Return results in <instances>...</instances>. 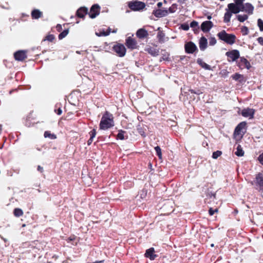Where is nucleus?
Wrapping results in <instances>:
<instances>
[{"label":"nucleus","instance_id":"obj_22","mask_svg":"<svg viewBox=\"0 0 263 263\" xmlns=\"http://www.w3.org/2000/svg\"><path fill=\"white\" fill-rule=\"evenodd\" d=\"M42 15V12L38 9L33 10L31 12V16L33 18L38 19Z\"/></svg>","mask_w":263,"mask_h":263},{"label":"nucleus","instance_id":"obj_4","mask_svg":"<svg viewBox=\"0 0 263 263\" xmlns=\"http://www.w3.org/2000/svg\"><path fill=\"white\" fill-rule=\"evenodd\" d=\"M242 2H235V3H230L228 5V9L232 13L234 14L238 13L241 11Z\"/></svg>","mask_w":263,"mask_h":263},{"label":"nucleus","instance_id":"obj_48","mask_svg":"<svg viewBox=\"0 0 263 263\" xmlns=\"http://www.w3.org/2000/svg\"><path fill=\"white\" fill-rule=\"evenodd\" d=\"M258 160L259 162L263 165V154H261L259 156Z\"/></svg>","mask_w":263,"mask_h":263},{"label":"nucleus","instance_id":"obj_53","mask_svg":"<svg viewBox=\"0 0 263 263\" xmlns=\"http://www.w3.org/2000/svg\"><path fill=\"white\" fill-rule=\"evenodd\" d=\"M68 239H69V240H70V241H72V240H73V239H74V237H70Z\"/></svg>","mask_w":263,"mask_h":263},{"label":"nucleus","instance_id":"obj_13","mask_svg":"<svg viewBox=\"0 0 263 263\" xmlns=\"http://www.w3.org/2000/svg\"><path fill=\"white\" fill-rule=\"evenodd\" d=\"M253 10L254 7L251 4L249 3H246L245 5H243L242 3L241 11H245L248 14H251L253 13Z\"/></svg>","mask_w":263,"mask_h":263},{"label":"nucleus","instance_id":"obj_49","mask_svg":"<svg viewBox=\"0 0 263 263\" xmlns=\"http://www.w3.org/2000/svg\"><path fill=\"white\" fill-rule=\"evenodd\" d=\"M56 28L58 31H60L62 29V25L60 24H58L56 26Z\"/></svg>","mask_w":263,"mask_h":263},{"label":"nucleus","instance_id":"obj_24","mask_svg":"<svg viewBox=\"0 0 263 263\" xmlns=\"http://www.w3.org/2000/svg\"><path fill=\"white\" fill-rule=\"evenodd\" d=\"M145 50L147 51L149 54L153 56H156L158 55L159 51L156 48L152 47L147 48Z\"/></svg>","mask_w":263,"mask_h":263},{"label":"nucleus","instance_id":"obj_45","mask_svg":"<svg viewBox=\"0 0 263 263\" xmlns=\"http://www.w3.org/2000/svg\"><path fill=\"white\" fill-rule=\"evenodd\" d=\"M198 22H197L196 21H193L192 22H191V23L190 24V26L192 28H195V27H197L198 26Z\"/></svg>","mask_w":263,"mask_h":263},{"label":"nucleus","instance_id":"obj_28","mask_svg":"<svg viewBox=\"0 0 263 263\" xmlns=\"http://www.w3.org/2000/svg\"><path fill=\"white\" fill-rule=\"evenodd\" d=\"M14 215L16 217H20L23 215V211L19 208H16L13 211Z\"/></svg>","mask_w":263,"mask_h":263},{"label":"nucleus","instance_id":"obj_32","mask_svg":"<svg viewBox=\"0 0 263 263\" xmlns=\"http://www.w3.org/2000/svg\"><path fill=\"white\" fill-rule=\"evenodd\" d=\"M69 33L68 29H66L64 30L63 32H62L59 35V39L60 40H62L63 38H64L65 36L67 35V34Z\"/></svg>","mask_w":263,"mask_h":263},{"label":"nucleus","instance_id":"obj_12","mask_svg":"<svg viewBox=\"0 0 263 263\" xmlns=\"http://www.w3.org/2000/svg\"><path fill=\"white\" fill-rule=\"evenodd\" d=\"M238 66L241 69L246 68L249 69L251 67V65L249 61L244 58H240V61L238 64Z\"/></svg>","mask_w":263,"mask_h":263},{"label":"nucleus","instance_id":"obj_15","mask_svg":"<svg viewBox=\"0 0 263 263\" xmlns=\"http://www.w3.org/2000/svg\"><path fill=\"white\" fill-rule=\"evenodd\" d=\"M213 26V23L211 21L203 22L201 25V29L203 32L209 31Z\"/></svg>","mask_w":263,"mask_h":263},{"label":"nucleus","instance_id":"obj_51","mask_svg":"<svg viewBox=\"0 0 263 263\" xmlns=\"http://www.w3.org/2000/svg\"><path fill=\"white\" fill-rule=\"evenodd\" d=\"M62 109H61V108H59V109L58 110V112H57V114H58L59 115H61V114H62Z\"/></svg>","mask_w":263,"mask_h":263},{"label":"nucleus","instance_id":"obj_55","mask_svg":"<svg viewBox=\"0 0 263 263\" xmlns=\"http://www.w3.org/2000/svg\"><path fill=\"white\" fill-rule=\"evenodd\" d=\"M25 226H26V224H23L22 225V227H25Z\"/></svg>","mask_w":263,"mask_h":263},{"label":"nucleus","instance_id":"obj_47","mask_svg":"<svg viewBox=\"0 0 263 263\" xmlns=\"http://www.w3.org/2000/svg\"><path fill=\"white\" fill-rule=\"evenodd\" d=\"M257 41L258 43L261 45H263V37H259L257 39Z\"/></svg>","mask_w":263,"mask_h":263},{"label":"nucleus","instance_id":"obj_35","mask_svg":"<svg viewBox=\"0 0 263 263\" xmlns=\"http://www.w3.org/2000/svg\"><path fill=\"white\" fill-rule=\"evenodd\" d=\"M155 149L156 151L157 154L159 157L160 159L162 158V153H161V150L159 146H157L155 147Z\"/></svg>","mask_w":263,"mask_h":263},{"label":"nucleus","instance_id":"obj_7","mask_svg":"<svg viewBox=\"0 0 263 263\" xmlns=\"http://www.w3.org/2000/svg\"><path fill=\"white\" fill-rule=\"evenodd\" d=\"M226 55L228 57L229 62H234L239 57V52L237 50H233L227 52Z\"/></svg>","mask_w":263,"mask_h":263},{"label":"nucleus","instance_id":"obj_56","mask_svg":"<svg viewBox=\"0 0 263 263\" xmlns=\"http://www.w3.org/2000/svg\"><path fill=\"white\" fill-rule=\"evenodd\" d=\"M213 197H214V198H215V194H213Z\"/></svg>","mask_w":263,"mask_h":263},{"label":"nucleus","instance_id":"obj_5","mask_svg":"<svg viewBox=\"0 0 263 263\" xmlns=\"http://www.w3.org/2000/svg\"><path fill=\"white\" fill-rule=\"evenodd\" d=\"M252 184H254L256 189L263 190V173H259L255 176L254 181L251 182Z\"/></svg>","mask_w":263,"mask_h":263},{"label":"nucleus","instance_id":"obj_44","mask_svg":"<svg viewBox=\"0 0 263 263\" xmlns=\"http://www.w3.org/2000/svg\"><path fill=\"white\" fill-rule=\"evenodd\" d=\"M181 27L183 30H185V31L188 30L190 28L189 25L186 24L181 25Z\"/></svg>","mask_w":263,"mask_h":263},{"label":"nucleus","instance_id":"obj_38","mask_svg":"<svg viewBox=\"0 0 263 263\" xmlns=\"http://www.w3.org/2000/svg\"><path fill=\"white\" fill-rule=\"evenodd\" d=\"M222 153L220 151H217L213 153L212 157L214 159H217L221 155Z\"/></svg>","mask_w":263,"mask_h":263},{"label":"nucleus","instance_id":"obj_1","mask_svg":"<svg viewBox=\"0 0 263 263\" xmlns=\"http://www.w3.org/2000/svg\"><path fill=\"white\" fill-rule=\"evenodd\" d=\"M113 115L108 112H106L102 117L100 123V129L105 130L114 126Z\"/></svg>","mask_w":263,"mask_h":263},{"label":"nucleus","instance_id":"obj_18","mask_svg":"<svg viewBox=\"0 0 263 263\" xmlns=\"http://www.w3.org/2000/svg\"><path fill=\"white\" fill-rule=\"evenodd\" d=\"M196 49V45L192 42L188 43L185 45V50L187 53H192Z\"/></svg>","mask_w":263,"mask_h":263},{"label":"nucleus","instance_id":"obj_26","mask_svg":"<svg viewBox=\"0 0 263 263\" xmlns=\"http://www.w3.org/2000/svg\"><path fill=\"white\" fill-rule=\"evenodd\" d=\"M235 154L238 157H242L244 155V151L240 145L237 146L236 151L235 152Z\"/></svg>","mask_w":263,"mask_h":263},{"label":"nucleus","instance_id":"obj_29","mask_svg":"<svg viewBox=\"0 0 263 263\" xmlns=\"http://www.w3.org/2000/svg\"><path fill=\"white\" fill-rule=\"evenodd\" d=\"M237 18L239 22H243L248 19V16L247 14H239L237 15Z\"/></svg>","mask_w":263,"mask_h":263},{"label":"nucleus","instance_id":"obj_57","mask_svg":"<svg viewBox=\"0 0 263 263\" xmlns=\"http://www.w3.org/2000/svg\"><path fill=\"white\" fill-rule=\"evenodd\" d=\"M214 246V244H211V247H213Z\"/></svg>","mask_w":263,"mask_h":263},{"label":"nucleus","instance_id":"obj_50","mask_svg":"<svg viewBox=\"0 0 263 263\" xmlns=\"http://www.w3.org/2000/svg\"><path fill=\"white\" fill-rule=\"evenodd\" d=\"M37 170L41 172H42L43 171V168L41 166H38L37 167Z\"/></svg>","mask_w":263,"mask_h":263},{"label":"nucleus","instance_id":"obj_16","mask_svg":"<svg viewBox=\"0 0 263 263\" xmlns=\"http://www.w3.org/2000/svg\"><path fill=\"white\" fill-rule=\"evenodd\" d=\"M136 35L139 39H144L147 37L148 33L146 30L141 28L137 30Z\"/></svg>","mask_w":263,"mask_h":263},{"label":"nucleus","instance_id":"obj_42","mask_svg":"<svg viewBox=\"0 0 263 263\" xmlns=\"http://www.w3.org/2000/svg\"><path fill=\"white\" fill-rule=\"evenodd\" d=\"M232 78L235 80H238L240 78H242L243 76L239 73H235L232 76Z\"/></svg>","mask_w":263,"mask_h":263},{"label":"nucleus","instance_id":"obj_20","mask_svg":"<svg viewBox=\"0 0 263 263\" xmlns=\"http://www.w3.org/2000/svg\"><path fill=\"white\" fill-rule=\"evenodd\" d=\"M207 40L204 37H202L199 40V48L201 50H204L207 47Z\"/></svg>","mask_w":263,"mask_h":263},{"label":"nucleus","instance_id":"obj_2","mask_svg":"<svg viewBox=\"0 0 263 263\" xmlns=\"http://www.w3.org/2000/svg\"><path fill=\"white\" fill-rule=\"evenodd\" d=\"M246 123L245 122H241L237 126L234 133V138L236 140L239 141L241 139L246 132Z\"/></svg>","mask_w":263,"mask_h":263},{"label":"nucleus","instance_id":"obj_17","mask_svg":"<svg viewBox=\"0 0 263 263\" xmlns=\"http://www.w3.org/2000/svg\"><path fill=\"white\" fill-rule=\"evenodd\" d=\"M154 14L157 17H164L168 14V10L158 9L154 12Z\"/></svg>","mask_w":263,"mask_h":263},{"label":"nucleus","instance_id":"obj_46","mask_svg":"<svg viewBox=\"0 0 263 263\" xmlns=\"http://www.w3.org/2000/svg\"><path fill=\"white\" fill-rule=\"evenodd\" d=\"M218 211L217 209H215V210H212V208L209 210V214L210 215H213L215 213V212H217Z\"/></svg>","mask_w":263,"mask_h":263},{"label":"nucleus","instance_id":"obj_31","mask_svg":"<svg viewBox=\"0 0 263 263\" xmlns=\"http://www.w3.org/2000/svg\"><path fill=\"white\" fill-rule=\"evenodd\" d=\"M124 134H125V132L122 131V130L119 131V133L117 135L118 138L120 140H123L125 139V138H127V136L124 135Z\"/></svg>","mask_w":263,"mask_h":263},{"label":"nucleus","instance_id":"obj_6","mask_svg":"<svg viewBox=\"0 0 263 263\" xmlns=\"http://www.w3.org/2000/svg\"><path fill=\"white\" fill-rule=\"evenodd\" d=\"M128 6L134 11H139L145 7V4L141 2L134 1L129 2Z\"/></svg>","mask_w":263,"mask_h":263},{"label":"nucleus","instance_id":"obj_14","mask_svg":"<svg viewBox=\"0 0 263 263\" xmlns=\"http://www.w3.org/2000/svg\"><path fill=\"white\" fill-rule=\"evenodd\" d=\"M254 114V110L251 108H245L241 111V115L242 116L246 118H249L251 119L253 118Z\"/></svg>","mask_w":263,"mask_h":263},{"label":"nucleus","instance_id":"obj_52","mask_svg":"<svg viewBox=\"0 0 263 263\" xmlns=\"http://www.w3.org/2000/svg\"><path fill=\"white\" fill-rule=\"evenodd\" d=\"M162 5V3L161 2H159L158 4H157V6L158 7H161Z\"/></svg>","mask_w":263,"mask_h":263},{"label":"nucleus","instance_id":"obj_10","mask_svg":"<svg viewBox=\"0 0 263 263\" xmlns=\"http://www.w3.org/2000/svg\"><path fill=\"white\" fill-rule=\"evenodd\" d=\"M126 48L125 46L121 44H118L116 45V53L120 57H124L126 53Z\"/></svg>","mask_w":263,"mask_h":263},{"label":"nucleus","instance_id":"obj_25","mask_svg":"<svg viewBox=\"0 0 263 263\" xmlns=\"http://www.w3.org/2000/svg\"><path fill=\"white\" fill-rule=\"evenodd\" d=\"M197 63L200 65L202 68L207 69V70H210L211 67L210 66L206 64L205 62H204L201 59H198L197 60Z\"/></svg>","mask_w":263,"mask_h":263},{"label":"nucleus","instance_id":"obj_34","mask_svg":"<svg viewBox=\"0 0 263 263\" xmlns=\"http://www.w3.org/2000/svg\"><path fill=\"white\" fill-rule=\"evenodd\" d=\"M55 39V37L52 34H49L47 35L44 41H48L49 42H52Z\"/></svg>","mask_w":263,"mask_h":263},{"label":"nucleus","instance_id":"obj_40","mask_svg":"<svg viewBox=\"0 0 263 263\" xmlns=\"http://www.w3.org/2000/svg\"><path fill=\"white\" fill-rule=\"evenodd\" d=\"M257 25L260 29V30L263 31V21L261 19L258 20Z\"/></svg>","mask_w":263,"mask_h":263},{"label":"nucleus","instance_id":"obj_43","mask_svg":"<svg viewBox=\"0 0 263 263\" xmlns=\"http://www.w3.org/2000/svg\"><path fill=\"white\" fill-rule=\"evenodd\" d=\"M217 41L216 40L214 37H211L209 39V44L211 46H213L216 44Z\"/></svg>","mask_w":263,"mask_h":263},{"label":"nucleus","instance_id":"obj_37","mask_svg":"<svg viewBox=\"0 0 263 263\" xmlns=\"http://www.w3.org/2000/svg\"><path fill=\"white\" fill-rule=\"evenodd\" d=\"M176 9H177V7H176V6L174 5H172L171 7H170L168 8V9L167 10H168V14L169 13H174L176 11Z\"/></svg>","mask_w":263,"mask_h":263},{"label":"nucleus","instance_id":"obj_3","mask_svg":"<svg viewBox=\"0 0 263 263\" xmlns=\"http://www.w3.org/2000/svg\"><path fill=\"white\" fill-rule=\"evenodd\" d=\"M218 36L220 39L229 44H233L235 41V36L232 34H228L225 31L220 32Z\"/></svg>","mask_w":263,"mask_h":263},{"label":"nucleus","instance_id":"obj_9","mask_svg":"<svg viewBox=\"0 0 263 263\" xmlns=\"http://www.w3.org/2000/svg\"><path fill=\"white\" fill-rule=\"evenodd\" d=\"M100 8L98 5H93L89 13V17L91 18H95L97 15L99 14Z\"/></svg>","mask_w":263,"mask_h":263},{"label":"nucleus","instance_id":"obj_30","mask_svg":"<svg viewBox=\"0 0 263 263\" xmlns=\"http://www.w3.org/2000/svg\"><path fill=\"white\" fill-rule=\"evenodd\" d=\"M90 138H89V139L88 141V145H90L92 143L93 138L95 137V136H96V132L95 129H93L92 131H91L90 133Z\"/></svg>","mask_w":263,"mask_h":263},{"label":"nucleus","instance_id":"obj_54","mask_svg":"<svg viewBox=\"0 0 263 263\" xmlns=\"http://www.w3.org/2000/svg\"><path fill=\"white\" fill-rule=\"evenodd\" d=\"M211 18H212L211 16L209 15L208 16V19H209V20H210Z\"/></svg>","mask_w":263,"mask_h":263},{"label":"nucleus","instance_id":"obj_27","mask_svg":"<svg viewBox=\"0 0 263 263\" xmlns=\"http://www.w3.org/2000/svg\"><path fill=\"white\" fill-rule=\"evenodd\" d=\"M232 13L228 10H227V12L224 14V21L226 23H228L230 21L231 17L232 16Z\"/></svg>","mask_w":263,"mask_h":263},{"label":"nucleus","instance_id":"obj_11","mask_svg":"<svg viewBox=\"0 0 263 263\" xmlns=\"http://www.w3.org/2000/svg\"><path fill=\"white\" fill-rule=\"evenodd\" d=\"M15 59L17 61H23L27 58L26 52L24 50H20L14 54Z\"/></svg>","mask_w":263,"mask_h":263},{"label":"nucleus","instance_id":"obj_41","mask_svg":"<svg viewBox=\"0 0 263 263\" xmlns=\"http://www.w3.org/2000/svg\"><path fill=\"white\" fill-rule=\"evenodd\" d=\"M158 37L160 41H164V34L162 32H159L158 34Z\"/></svg>","mask_w":263,"mask_h":263},{"label":"nucleus","instance_id":"obj_39","mask_svg":"<svg viewBox=\"0 0 263 263\" xmlns=\"http://www.w3.org/2000/svg\"><path fill=\"white\" fill-rule=\"evenodd\" d=\"M162 59L163 60H165V61H168L169 60L170 54L168 52H164V53H162Z\"/></svg>","mask_w":263,"mask_h":263},{"label":"nucleus","instance_id":"obj_33","mask_svg":"<svg viewBox=\"0 0 263 263\" xmlns=\"http://www.w3.org/2000/svg\"><path fill=\"white\" fill-rule=\"evenodd\" d=\"M44 137L45 138H49L51 139H54L56 138V136L53 135L50 133V132L46 131L44 133Z\"/></svg>","mask_w":263,"mask_h":263},{"label":"nucleus","instance_id":"obj_36","mask_svg":"<svg viewBox=\"0 0 263 263\" xmlns=\"http://www.w3.org/2000/svg\"><path fill=\"white\" fill-rule=\"evenodd\" d=\"M241 32L242 33L243 35H247L249 33V29L246 26H243L241 28Z\"/></svg>","mask_w":263,"mask_h":263},{"label":"nucleus","instance_id":"obj_21","mask_svg":"<svg viewBox=\"0 0 263 263\" xmlns=\"http://www.w3.org/2000/svg\"><path fill=\"white\" fill-rule=\"evenodd\" d=\"M87 9L85 7H82L79 9L77 11V14L78 16L83 18L87 14Z\"/></svg>","mask_w":263,"mask_h":263},{"label":"nucleus","instance_id":"obj_19","mask_svg":"<svg viewBox=\"0 0 263 263\" xmlns=\"http://www.w3.org/2000/svg\"><path fill=\"white\" fill-rule=\"evenodd\" d=\"M154 249L151 248L146 251L145 255L146 257H149L151 260H154L156 256V255L154 254Z\"/></svg>","mask_w":263,"mask_h":263},{"label":"nucleus","instance_id":"obj_23","mask_svg":"<svg viewBox=\"0 0 263 263\" xmlns=\"http://www.w3.org/2000/svg\"><path fill=\"white\" fill-rule=\"evenodd\" d=\"M109 31H108V29L105 30V29H102L96 32V35L98 36H107L109 34Z\"/></svg>","mask_w":263,"mask_h":263},{"label":"nucleus","instance_id":"obj_8","mask_svg":"<svg viewBox=\"0 0 263 263\" xmlns=\"http://www.w3.org/2000/svg\"><path fill=\"white\" fill-rule=\"evenodd\" d=\"M126 45L128 48L131 49H137L138 47L137 41L131 36H129L126 39Z\"/></svg>","mask_w":263,"mask_h":263}]
</instances>
